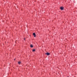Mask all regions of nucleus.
Instances as JSON below:
<instances>
[{
	"instance_id": "5",
	"label": "nucleus",
	"mask_w": 77,
	"mask_h": 77,
	"mask_svg": "<svg viewBox=\"0 0 77 77\" xmlns=\"http://www.w3.org/2000/svg\"><path fill=\"white\" fill-rule=\"evenodd\" d=\"M60 9H61V10H63V7H60Z\"/></svg>"
},
{
	"instance_id": "2",
	"label": "nucleus",
	"mask_w": 77,
	"mask_h": 77,
	"mask_svg": "<svg viewBox=\"0 0 77 77\" xmlns=\"http://www.w3.org/2000/svg\"><path fill=\"white\" fill-rule=\"evenodd\" d=\"M33 35L34 36V37H36V34L35 33H33Z\"/></svg>"
},
{
	"instance_id": "1",
	"label": "nucleus",
	"mask_w": 77,
	"mask_h": 77,
	"mask_svg": "<svg viewBox=\"0 0 77 77\" xmlns=\"http://www.w3.org/2000/svg\"><path fill=\"white\" fill-rule=\"evenodd\" d=\"M50 53H48V52H47L46 53V54H47V56H49L50 55Z\"/></svg>"
},
{
	"instance_id": "4",
	"label": "nucleus",
	"mask_w": 77,
	"mask_h": 77,
	"mask_svg": "<svg viewBox=\"0 0 77 77\" xmlns=\"http://www.w3.org/2000/svg\"><path fill=\"white\" fill-rule=\"evenodd\" d=\"M30 47H31V48H32V47H33V45H31Z\"/></svg>"
},
{
	"instance_id": "7",
	"label": "nucleus",
	"mask_w": 77,
	"mask_h": 77,
	"mask_svg": "<svg viewBox=\"0 0 77 77\" xmlns=\"http://www.w3.org/2000/svg\"><path fill=\"white\" fill-rule=\"evenodd\" d=\"M25 39H26V38H24V40H25Z\"/></svg>"
},
{
	"instance_id": "8",
	"label": "nucleus",
	"mask_w": 77,
	"mask_h": 77,
	"mask_svg": "<svg viewBox=\"0 0 77 77\" xmlns=\"http://www.w3.org/2000/svg\"><path fill=\"white\" fill-rule=\"evenodd\" d=\"M14 60H15V59H14Z\"/></svg>"
},
{
	"instance_id": "3",
	"label": "nucleus",
	"mask_w": 77,
	"mask_h": 77,
	"mask_svg": "<svg viewBox=\"0 0 77 77\" xmlns=\"http://www.w3.org/2000/svg\"><path fill=\"white\" fill-rule=\"evenodd\" d=\"M18 63L19 65H20V64H21V62H20V61H19V62H18Z\"/></svg>"
},
{
	"instance_id": "6",
	"label": "nucleus",
	"mask_w": 77,
	"mask_h": 77,
	"mask_svg": "<svg viewBox=\"0 0 77 77\" xmlns=\"http://www.w3.org/2000/svg\"><path fill=\"white\" fill-rule=\"evenodd\" d=\"M32 51H35V49H33L32 50Z\"/></svg>"
}]
</instances>
